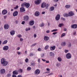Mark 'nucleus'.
I'll return each mask as SVG.
<instances>
[{
    "label": "nucleus",
    "mask_w": 77,
    "mask_h": 77,
    "mask_svg": "<svg viewBox=\"0 0 77 77\" xmlns=\"http://www.w3.org/2000/svg\"><path fill=\"white\" fill-rule=\"evenodd\" d=\"M42 60L43 62H45L46 61V60L45 59H42Z\"/></svg>",
    "instance_id": "nucleus-60"
},
{
    "label": "nucleus",
    "mask_w": 77,
    "mask_h": 77,
    "mask_svg": "<svg viewBox=\"0 0 77 77\" xmlns=\"http://www.w3.org/2000/svg\"><path fill=\"white\" fill-rule=\"evenodd\" d=\"M31 69H32V68L30 67H28L26 69L27 71H30V70H31Z\"/></svg>",
    "instance_id": "nucleus-30"
},
{
    "label": "nucleus",
    "mask_w": 77,
    "mask_h": 77,
    "mask_svg": "<svg viewBox=\"0 0 77 77\" xmlns=\"http://www.w3.org/2000/svg\"><path fill=\"white\" fill-rule=\"evenodd\" d=\"M48 6H49V5L48 4H46V3L43 2L42 4L41 7L42 8H44L46 7V9H47V8L48 7Z\"/></svg>",
    "instance_id": "nucleus-3"
},
{
    "label": "nucleus",
    "mask_w": 77,
    "mask_h": 77,
    "mask_svg": "<svg viewBox=\"0 0 77 77\" xmlns=\"http://www.w3.org/2000/svg\"><path fill=\"white\" fill-rule=\"evenodd\" d=\"M29 17L27 16H26L24 17V20L25 21H27L29 19Z\"/></svg>",
    "instance_id": "nucleus-19"
},
{
    "label": "nucleus",
    "mask_w": 77,
    "mask_h": 77,
    "mask_svg": "<svg viewBox=\"0 0 77 77\" xmlns=\"http://www.w3.org/2000/svg\"><path fill=\"white\" fill-rule=\"evenodd\" d=\"M54 9V8L53 7H51L50 8V10L51 11H52Z\"/></svg>",
    "instance_id": "nucleus-24"
},
{
    "label": "nucleus",
    "mask_w": 77,
    "mask_h": 77,
    "mask_svg": "<svg viewBox=\"0 0 77 77\" xmlns=\"http://www.w3.org/2000/svg\"><path fill=\"white\" fill-rule=\"evenodd\" d=\"M18 6L17 5L16 7L14 8V9H18Z\"/></svg>",
    "instance_id": "nucleus-43"
},
{
    "label": "nucleus",
    "mask_w": 77,
    "mask_h": 77,
    "mask_svg": "<svg viewBox=\"0 0 77 77\" xmlns=\"http://www.w3.org/2000/svg\"><path fill=\"white\" fill-rule=\"evenodd\" d=\"M66 43L65 42H62L61 43L62 46H65V45H66Z\"/></svg>",
    "instance_id": "nucleus-23"
},
{
    "label": "nucleus",
    "mask_w": 77,
    "mask_h": 77,
    "mask_svg": "<svg viewBox=\"0 0 77 77\" xmlns=\"http://www.w3.org/2000/svg\"><path fill=\"white\" fill-rule=\"evenodd\" d=\"M20 48L19 47L17 48V50H20Z\"/></svg>",
    "instance_id": "nucleus-63"
},
{
    "label": "nucleus",
    "mask_w": 77,
    "mask_h": 77,
    "mask_svg": "<svg viewBox=\"0 0 77 77\" xmlns=\"http://www.w3.org/2000/svg\"><path fill=\"white\" fill-rule=\"evenodd\" d=\"M22 24H25V21H23L21 23Z\"/></svg>",
    "instance_id": "nucleus-45"
},
{
    "label": "nucleus",
    "mask_w": 77,
    "mask_h": 77,
    "mask_svg": "<svg viewBox=\"0 0 77 77\" xmlns=\"http://www.w3.org/2000/svg\"><path fill=\"white\" fill-rule=\"evenodd\" d=\"M59 19H60V15L57 14L55 17V20L57 21H58V20H59Z\"/></svg>",
    "instance_id": "nucleus-12"
},
{
    "label": "nucleus",
    "mask_w": 77,
    "mask_h": 77,
    "mask_svg": "<svg viewBox=\"0 0 77 77\" xmlns=\"http://www.w3.org/2000/svg\"><path fill=\"white\" fill-rule=\"evenodd\" d=\"M54 2H57L58 1H59V0H54Z\"/></svg>",
    "instance_id": "nucleus-54"
},
{
    "label": "nucleus",
    "mask_w": 77,
    "mask_h": 77,
    "mask_svg": "<svg viewBox=\"0 0 77 77\" xmlns=\"http://www.w3.org/2000/svg\"><path fill=\"white\" fill-rule=\"evenodd\" d=\"M61 20H63V21H65V18L63 17L61 18Z\"/></svg>",
    "instance_id": "nucleus-50"
},
{
    "label": "nucleus",
    "mask_w": 77,
    "mask_h": 77,
    "mask_svg": "<svg viewBox=\"0 0 77 77\" xmlns=\"http://www.w3.org/2000/svg\"><path fill=\"white\" fill-rule=\"evenodd\" d=\"M33 55H34L33 54V53H30L29 54V56H30L31 57L32 56H33Z\"/></svg>",
    "instance_id": "nucleus-41"
},
{
    "label": "nucleus",
    "mask_w": 77,
    "mask_h": 77,
    "mask_svg": "<svg viewBox=\"0 0 77 77\" xmlns=\"http://www.w3.org/2000/svg\"><path fill=\"white\" fill-rule=\"evenodd\" d=\"M38 51H41V50L40 48H38Z\"/></svg>",
    "instance_id": "nucleus-58"
},
{
    "label": "nucleus",
    "mask_w": 77,
    "mask_h": 77,
    "mask_svg": "<svg viewBox=\"0 0 77 77\" xmlns=\"http://www.w3.org/2000/svg\"><path fill=\"white\" fill-rule=\"evenodd\" d=\"M8 13V11L6 9L4 10L2 12V14L3 15H6Z\"/></svg>",
    "instance_id": "nucleus-9"
},
{
    "label": "nucleus",
    "mask_w": 77,
    "mask_h": 77,
    "mask_svg": "<svg viewBox=\"0 0 77 77\" xmlns=\"http://www.w3.org/2000/svg\"><path fill=\"white\" fill-rule=\"evenodd\" d=\"M17 77H23L21 75H19L17 76Z\"/></svg>",
    "instance_id": "nucleus-52"
},
{
    "label": "nucleus",
    "mask_w": 77,
    "mask_h": 77,
    "mask_svg": "<svg viewBox=\"0 0 77 77\" xmlns=\"http://www.w3.org/2000/svg\"><path fill=\"white\" fill-rule=\"evenodd\" d=\"M44 26V23H42L40 25V27H43Z\"/></svg>",
    "instance_id": "nucleus-38"
},
{
    "label": "nucleus",
    "mask_w": 77,
    "mask_h": 77,
    "mask_svg": "<svg viewBox=\"0 0 77 77\" xmlns=\"http://www.w3.org/2000/svg\"><path fill=\"white\" fill-rule=\"evenodd\" d=\"M18 12L17 11H15L13 13V16L14 17H16V16H17L18 15Z\"/></svg>",
    "instance_id": "nucleus-10"
},
{
    "label": "nucleus",
    "mask_w": 77,
    "mask_h": 77,
    "mask_svg": "<svg viewBox=\"0 0 77 77\" xmlns=\"http://www.w3.org/2000/svg\"><path fill=\"white\" fill-rule=\"evenodd\" d=\"M8 42V41L7 40L4 41L2 43L3 44H6Z\"/></svg>",
    "instance_id": "nucleus-28"
},
{
    "label": "nucleus",
    "mask_w": 77,
    "mask_h": 77,
    "mask_svg": "<svg viewBox=\"0 0 77 77\" xmlns=\"http://www.w3.org/2000/svg\"><path fill=\"white\" fill-rule=\"evenodd\" d=\"M38 63H40V58H39L38 60Z\"/></svg>",
    "instance_id": "nucleus-55"
},
{
    "label": "nucleus",
    "mask_w": 77,
    "mask_h": 77,
    "mask_svg": "<svg viewBox=\"0 0 77 77\" xmlns=\"http://www.w3.org/2000/svg\"><path fill=\"white\" fill-rule=\"evenodd\" d=\"M17 36L18 38H21V37H22V35H17Z\"/></svg>",
    "instance_id": "nucleus-42"
},
{
    "label": "nucleus",
    "mask_w": 77,
    "mask_h": 77,
    "mask_svg": "<svg viewBox=\"0 0 77 77\" xmlns=\"http://www.w3.org/2000/svg\"><path fill=\"white\" fill-rule=\"evenodd\" d=\"M12 77H17V76L15 75H13Z\"/></svg>",
    "instance_id": "nucleus-57"
},
{
    "label": "nucleus",
    "mask_w": 77,
    "mask_h": 77,
    "mask_svg": "<svg viewBox=\"0 0 77 77\" xmlns=\"http://www.w3.org/2000/svg\"><path fill=\"white\" fill-rule=\"evenodd\" d=\"M50 56H54V53L50 52Z\"/></svg>",
    "instance_id": "nucleus-35"
},
{
    "label": "nucleus",
    "mask_w": 77,
    "mask_h": 77,
    "mask_svg": "<svg viewBox=\"0 0 77 77\" xmlns=\"http://www.w3.org/2000/svg\"><path fill=\"white\" fill-rule=\"evenodd\" d=\"M15 31H11V32H10V34L12 35H14L15 34Z\"/></svg>",
    "instance_id": "nucleus-22"
},
{
    "label": "nucleus",
    "mask_w": 77,
    "mask_h": 77,
    "mask_svg": "<svg viewBox=\"0 0 77 77\" xmlns=\"http://www.w3.org/2000/svg\"><path fill=\"white\" fill-rule=\"evenodd\" d=\"M25 11L26 10L24 9V8L21 7L20 8V11L22 12H25Z\"/></svg>",
    "instance_id": "nucleus-15"
},
{
    "label": "nucleus",
    "mask_w": 77,
    "mask_h": 77,
    "mask_svg": "<svg viewBox=\"0 0 77 77\" xmlns=\"http://www.w3.org/2000/svg\"><path fill=\"white\" fill-rule=\"evenodd\" d=\"M34 21L33 20H31V21H30L29 23V24L30 26H33V24H34Z\"/></svg>",
    "instance_id": "nucleus-13"
},
{
    "label": "nucleus",
    "mask_w": 77,
    "mask_h": 77,
    "mask_svg": "<svg viewBox=\"0 0 77 77\" xmlns=\"http://www.w3.org/2000/svg\"><path fill=\"white\" fill-rule=\"evenodd\" d=\"M66 35V34L65 33H63V34H62L61 36V38H62L63 37V36H65Z\"/></svg>",
    "instance_id": "nucleus-31"
},
{
    "label": "nucleus",
    "mask_w": 77,
    "mask_h": 77,
    "mask_svg": "<svg viewBox=\"0 0 77 77\" xmlns=\"http://www.w3.org/2000/svg\"><path fill=\"white\" fill-rule=\"evenodd\" d=\"M5 60V59L3 58L1 59V61L2 64L3 66H6L8 65V62Z\"/></svg>",
    "instance_id": "nucleus-1"
},
{
    "label": "nucleus",
    "mask_w": 77,
    "mask_h": 77,
    "mask_svg": "<svg viewBox=\"0 0 77 77\" xmlns=\"http://www.w3.org/2000/svg\"><path fill=\"white\" fill-rule=\"evenodd\" d=\"M44 56V54H42L41 55V57H43Z\"/></svg>",
    "instance_id": "nucleus-49"
},
{
    "label": "nucleus",
    "mask_w": 77,
    "mask_h": 77,
    "mask_svg": "<svg viewBox=\"0 0 77 77\" xmlns=\"http://www.w3.org/2000/svg\"><path fill=\"white\" fill-rule=\"evenodd\" d=\"M18 72L20 73H22V72H23V69H20L18 70Z\"/></svg>",
    "instance_id": "nucleus-27"
},
{
    "label": "nucleus",
    "mask_w": 77,
    "mask_h": 77,
    "mask_svg": "<svg viewBox=\"0 0 77 77\" xmlns=\"http://www.w3.org/2000/svg\"><path fill=\"white\" fill-rule=\"evenodd\" d=\"M64 17H68L69 16V14L66 13H65L63 14Z\"/></svg>",
    "instance_id": "nucleus-26"
},
{
    "label": "nucleus",
    "mask_w": 77,
    "mask_h": 77,
    "mask_svg": "<svg viewBox=\"0 0 77 77\" xmlns=\"http://www.w3.org/2000/svg\"><path fill=\"white\" fill-rule=\"evenodd\" d=\"M28 61H29V59H28V58L26 59L25 60V62H26V63H27V62H28Z\"/></svg>",
    "instance_id": "nucleus-37"
},
{
    "label": "nucleus",
    "mask_w": 77,
    "mask_h": 77,
    "mask_svg": "<svg viewBox=\"0 0 77 77\" xmlns=\"http://www.w3.org/2000/svg\"><path fill=\"white\" fill-rule=\"evenodd\" d=\"M71 7L70 5H67L65 6V8H69Z\"/></svg>",
    "instance_id": "nucleus-29"
},
{
    "label": "nucleus",
    "mask_w": 77,
    "mask_h": 77,
    "mask_svg": "<svg viewBox=\"0 0 77 77\" xmlns=\"http://www.w3.org/2000/svg\"><path fill=\"white\" fill-rule=\"evenodd\" d=\"M64 51H65V53H67L68 52V51L65 50Z\"/></svg>",
    "instance_id": "nucleus-56"
},
{
    "label": "nucleus",
    "mask_w": 77,
    "mask_h": 77,
    "mask_svg": "<svg viewBox=\"0 0 77 77\" xmlns=\"http://www.w3.org/2000/svg\"><path fill=\"white\" fill-rule=\"evenodd\" d=\"M57 32H53L52 33V34L53 35H56V34H57Z\"/></svg>",
    "instance_id": "nucleus-48"
},
{
    "label": "nucleus",
    "mask_w": 77,
    "mask_h": 77,
    "mask_svg": "<svg viewBox=\"0 0 77 77\" xmlns=\"http://www.w3.org/2000/svg\"><path fill=\"white\" fill-rule=\"evenodd\" d=\"M49 39L50 38L47 36H45L44 37V40H45V41H48Z\"/></svg>",
    "instance_id": "nucleus-14"
},
{
    "label": "nucleus",
    "mask_w": 77,
    "mask_h": 77,
    "mask_svg": "<svg viewBox=\"0 0 77 77\" xmlns=\"http://www.w3.org/2000/svg\"><path fill=\"white\" fill-rule=\"evenodd\" d=\"M68 47H71V43L69 42L68 44Z\"/></svg>",
    "instance_id": "nucleus-33"
},
{
    "label": "nucleus",
    "mask_w": 77,
    "mask_h": 77,
    "mask_svg": "<svg viewBox=\"0 0 77 77\" xmlns=\"http://www.w3.org/2000/svg\"><path fill=\"white\" fill-rule=\"evenodd\" d=\"M34 38H36V35L34 34Z\"/></svg>",
    "instance_id": "nucleus-61"
},
{
    "label": "nucleus",
    "mask_w": 77,
    "mask_h": 77,
    "mask_svg": "<svg viewBox=\"0 0 77 77\" xmlns=\"http://www.w3.org/2000/svg\"><path fill=\"white\" fill-rule=\"evenodd\" d=\"M31 65H32V66H33L35 65V63H31Z\"/></svg>",
    "instance_id": "nucleus-44"
},
{
    "label": "nucleus",
    "mask_w": 77,
    "mask_h": 77,
    "mask_svg": "<svg viewBox=\"0 0 77 77\" xmlns=\"http://www.w3.org/2000/svg\"><path fill=\"white\" fill-rule=\"evenodd\" d=\"M63 26V23H60L58 25V26L60 27H62V26Z\"/></svg>",
    "instance_id": "nucleus-32"
},
{
    "label": "nucleus",
    "mask_w": 77,
    "mask_h": 77,
    "mask_svg": "<svg viewBox=\"0 0 77 77\" xmlns=\"http://www.w3.org/2000/svg\"><path fill=\"white\" fill-rule=\"evenodd\" d=\"M57 29H55L51 31V32H57Z\"/></svg>",
    "instance_id": "nucleus-36"
},
{
    "label": "nucleus",
    "mask_w": 77,
    "mask_h": 77,
    "mask_svg": "<svg viewBox=\"0 0 77 77\" xmlns=\"http://www.w3.org/2000/svg\"><path fill=\"white\" fill-rule=\"evenodd\" d=\"M45 13V11L42 12V14H44Z\"/></svg>",
    "instance_id": "nucleus-64"
},
{
    "label": "nucleus",
    "mask_w": 77,
    "mask_h": 77,
    "mask_svg": "<svg viewBox=\"0 0 77 77\" xmlns=\"http://www.w3.org/2000/svg\"><path fill=\"white\" fill-rule=\"evenodd\" d=\"M3 49L4 51H7V50H9V46H5L3 47Z\"/></svg>",
    "instance_id": "nucleus-5"
},
{
    "label": "nucleus",
    "mask_w": 77,
    "mask_h": 77,
    "mask_svg": "<svg viewBox=\"0 0 77 77\" xmlns=\"http://www.w3.org/2000/svg\"><path fill=\"white\" fill-rule=\"evenodd\" d=\"M41 0H37L35 1V5H39L41 3Z\"/></svg>",
    "instance_id": "nucleus-6"
},
{
    "label": "nucleus",
    "mask_w": 77,
    "mask_h": 77,
    "mask_svg": "<svg viewBox=\"0 0 77 77\" xmlns=\"http://www.w3.org/2000/svg\"><path fill=\"white\" fill-rule=\"evenodd\" d=\"M1 72V74H5V72H6V71H5V69H2L0 70Z\"/></svg>",
    "instance_id": "nucleus-16"
},
{
    "label": "nucleus",
    "mask_w": 77,
    "mask_h": 77,
    "mask_svg": "<svg viewBox=\"0 0 77 77\" xmlns=\"http://www.w3.org/2000/svg\"><path fill=\"white\" fill-rule=\"evenodd\" d=\"M21 6L22 7H24L25 6L26 8H29L30 7V5L29 3L24 2L21 4Z\"/></svg>",
    "instance_id": "nucleus-2"
},
{
    "label": "nucleus",
    "mask_w": 77,
    "mask_h": 77,
    "mask_svg": "<svg viewBox=\"0 0 77 77\" xmlns=\"http://www.w3.org/2000/svg\"><path fill=\"white\" fill-rule=\"evenodd\" d=\"M30 30V28H29L28 29L26 28L25 29V31H26V32H27V31H28V30Z\"/></svg>",
    "instance_id": "nucleus-39"
},
{
    "label": "nucleus",
    "mask_w": 77,
    "mask_h": 77,
    "mask_svg": "<svg viewBox=\"0 0 77 77\" xmlns=\"http://www.w3.org/2000/svg\"><path fill=\"white\" fill-rule=\"evenodd\" d=\"M39 73H40V70H39L38 69H37L35 70V75H38V74H39Z\"/></svg>",
    "instance_id": "nucleus-7"
},
{
    "label": "nucleus",
    "mask_w": 77,
    "mask_h": 77,
    "mask_svg": "<svg viewBox=\"0 0 77 77\" xmlns=\"http://www.w3.org/2000/svg\"><path fill=\"white\" fill-rule=\"evenodd\" d=\"M57 60H58L59 62H61V61H62V58L60 57H59L57 58Z\"/></svg>",
    "instance_id": "nucleus-25"
},
{
    "label": "nucleus",
    "mask_w": 77,
    "mask_h": 77,
    "mask_svg": "<svg viewBox=\"0 0 77 77\" xmlns=\"http://www.w3.org/2000/svg\"><path fill=\"white\" fill-rule=\"evenodd\" d=\"M48 47H49V46H48V45H47L45 47V50H47V49L48 48Z\"/></svg>",
    "instance_id": "nucleus-34"
},
{
    "label": "nucleus",
    "mask_w": 77,
    "mask_h": 77,
    "mask_svg": "<svg viewBox=\"0 0 77 77\" xmlns=\"http://www.w3.org/2000/svg\"><path fill=\"white\" fill-rule=\"evenodd\" d=\"M47 71H50V69L49 68H47L46 69Z\"/></svg>",
    "instance_id": "nucleus-59"
},
{
    "label": "nucleus",
    "mask_w": 77,
    "mask_h": 77,
    "mask_svg": "<svg viewBox=\"0 0 77 77\" xmlns=\"http://www.w3.org/2000/svg\"><path fill=\"white\" fill-rule=\"evenodd\" d=\"M50 50H54L56 49V46H51L50 47Z\"/></svg>",
    "instance_id": "nucleus-18"
},
{
    "label": "nucleus",
    "mask_w": 77,
    "mask_h": 77,
    "mask_svg": "<svg viewBox=\"0 0 77 77\" xmlns=\"http://www.w3.org/2000/svg\"><path fill=\"white\" fill-rule=\"evenodd\" d=\"M17 54H18V55H20V54H21V52H17Z\"/></svg>",
    "instance_id": "nucleus-47"
},
{
    "label": "nucleus",
    "mask_w": 77,
    "mask_h": 77,
    "mask_svg": "<svg viewBox=\"0 0 77 77\" xmlns=\"http://www.w3.org/2000/svg\"><path fill=\"white\" fill-rule=\"evenodd\" d=\"M13 75H17L18 74V72L17 70H15L13 72Z\"/></svg>",
    "instance_id": "nucleus-17"
},
{
    "label": "nucleus",
    "mask_w": 77,
    "mask_h": 77,
    "mask_svg": "<svg viewBox=\"0 0 77 77\" xmlns=\"http://www.w3.org/2000/svg\"><path fill=\"white\" fill-rule=\"evenodd\" d=\"M7 76L8 77H10L11 76V73H8L7 74Z\"/></svg>",
    "instance_id": "nucleus-40"
},
{
    "label": "nucleus",
    "mask_w": 77,
    "mask_h": 77,
    "mask_svg": "<svg viewBox=\"0 0 77 77\" xmlns=\"http://www.w3.org/2000/svg\"><path fill=\"white\" fill-rule=\"evenodd\" d=\"M71 28L72 29H76L77 28V25L76 24H73L71 25Z\"/></svg>",
    "instance_id": "nucleus-8"
},
{
    "label": "nucleus",
    "mask_w": 77,
    "mask_h": 77,
    "mask_svg": "<svg viewBox=\"0 0 77 77\" xmlns=\"http://www.w3.org/2000/svg\"><path fill=\"white\" fill-rule=\"evenodd\" d=\"M66 57L67 59H71V55L70 53H68L66 54Z\"/></svg>",
    "instance_id": "nucleus-4"
},
{
    "label": "nucleus",
    "mask_w": 77,
    "mask_h": 77,
    "mask_svg": "<svg viewBox=\"0 0 77 77\" xmlns=\"http://www.w3.org/2000/svg\"><path fill=\"white\" fill-rule=\"evenodd\" d=\"M20 41H23V39L22 38H20Z\"/></svg>",
    "instance_id": "nucleus-51"
},
{
    "label": "nucleus",
    "mask_w": 77,
    "mask_h": 77,
    "mask_svg": "<svg viewBox=\"0 0 77 77\" xmlns=\"http://www.w3.org/2000/svg\"><path fill=\"white\" fill-rule=\"evenodd\" d=\"M69 16H73L74 15V13L72 11H70L69 13Z\"/></svg>",
    "instance_id": "nucleus-20"
},
{
    "label": "nucleus",
    "mask_w": 77,
    "mask_h": 77,
    "mask_svg": "<svg viewBox=\"0 0 77 77\" xmlns=\"http://www.w3.org/2000/svg\"><path fill=\"white\" fill-rule=\"evenodd\" d=\"M40 14V13L38 11H36L35 13V16H36V17H38L39 16Z\"/></svg>",
    "instance_id": "nucleus-21"
},
{
    "label": "nucleus",
    "mask_w": 77,
    "mask_h": 77,
    "mask_svg": "<svg viewBox=\"0 0 77 77\" xmlns=\"http://www.w3.org/2000/svg\"><path fill=\"white\" fill-rule=\"evenodd\" d=\"M60 65V64L59 63H57L56 64V66H59Z\"/></svg>",
    "instance_id": "nucleus-46"
},
{
    "label": "nucleus",
    "mask_w": 77,
    "mask_h": 77,
    "mask_svg": "<svg viewBox=\"0 0 77 77\" xmlns=\"http://www.w3.org/2000/svg\"><path fill=\"white\" fill-rule=\"evenodd\" d=\"M46 33H50V30H47L46 31Z\"/></svg>",
    "instance_id": "nucleus-53"
},
{
    "label": "nucleus",
    "mask_w": 77,
    "mask_h": 77,
    "mask_svg": "<svg viewBox=\"0 0 77 77\" xmlns=\"http://www.w3.org/2000/svg\"><path fill=\"white\" fill-rule=\"evenodd\" d=\"M7 18V16H5L4 17V19H6Z\"/></svg>",
    "instance_id": "nucleus-62"
},
{
    "label": "nucleus",
    "mask_w": 77,
    "mask_h": 77,
    "mask_svg": "<svg viewBox=\"0 0 77 77\" xmlns=\"http://www.w3.org/2000/svg\"><path fill=\"white\" fill-rule=\"evenodd\" d=\"M9 25L8 24H5L4 26V28L5 29L7 30V29H9Z\"/></svg>",
    "instance_id": "nucleus-11"
}]
</instances>
